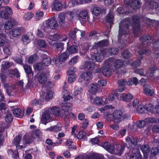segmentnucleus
<instances>
[{"label": "nucleus", "mask_w": 159, "mask_h": 159, "mask_svg": "<svg viewBox=\"0 0 159 159\" xmlns=\"http://www.w3.org/2000/svg\"><path fill=\"white\" fill-rule=\"evenodd\" d=\"M21 136L20 135H17L13 141L12 143L16 146L17 150L25 148L26 144L30 143L32 141V138L28 134L24 135L22 140H21Z\"/></svg>", "instance_id": "obj_1"}, {"label": "nucleus", "mask_w": 159, "mask_h": 159, "mask_svg": "<svg viewBox=\"0 0 159 159\" xmlns=\"http://www.w3.org/2000/svg\"><path fill=\"white\" fill-rule=\"evenodd\" d=\"M131 24L130 20L128 18L123 20L120 22L119 26L118 40L121 38V37L123 35L127 34L129 32L128 27Z\"/></svg>", "instance_id": "obj_2"}, {"label": "nucleus", "mask_w": 159, "mask_h": 159, "mask_svg": "<svg viewBox=\"0 0 159 159\" xmlns=\"http://www.w3.org/2000/svg\"><path fill=\"white\" fill-rule=\"evenodd\" d=\"M102 146L110 153L114 155H120L124 152L125 147L124 146H121L119 149L117 147L115 148L113 145L110 144L108 142L103 143L102 144Z\"/></svg>", "instance_id": "obj_3"}, {"label": "nucleus", "mask_w": 159, "mask_h": 159, "mask_svg": "<svg viewBox=\"0 0 159 159\" xmlns=\"http://www.w3.org/2000/svg\"><path fill=\"white\" fill-rule=\"evenodd\" d=\"M45 26L43 28V30L47 33L50 32L49 29L51 30H56L58 27V23L55 17H51L45 22Z\"/></svg>", "instance_id": "obj_4"}, {"label": "nucleus", "mask_w": 159, "mask_h": 159, "mask_svg": "<svg viewBox=\"0 0 159 159\" xmlns=\"http://www.w3.org/2000/svg\"><path fill=\"white\" fill-rule=\"evenodd\" d=\"M107 64L108 65L111 66L113 64L115 68L118 69L121 68L124 64L123 61L121 60H116L113 58H110L105 61L104 66H106Z\"/></svg>", "instance_id": "obj_5"}, {"label": "nucleus", "mask_w": 159, "mask_h": 159, "mask_svg": "<svg viewBox=\"0 0 159 159\" xmlns=\"http://www.w3.org/2000/svg\"><path fill=\"white\" fill-rule=\"evenodd\" d=\"M133 20L134 25L133 27L134 31V34L135 37H137L140 30L139 23V17L138 16H133Z\"/></svg>", "instance_id": "obj_6"}, {"label": "nucleus", "mask_w": 159, "mask_h": 159, "mask_svg": "<svg viewBox=\"0 0 159 159\" xmlns=\"http://www.w3.org/2000/svg\"><path fill=\"white\" fill-rule=\"evenodd\" d=\"M92 78V73L90 71L86 72L81 74L78 81L80 82L88 83Z\"/></svg>", "instance_id": "obj_7"}, {"label": "nucleus", "mask_w": 159, "mask_h": 159, "mask_svg": "<svg viewBox=\"0 0 159 159\" xmlns=\"http://www.w3.org/2000/svg\"><path fill=\"white\" fill-rule=\"evenodd\" d=\"M102 56L103 57H107L109 55H115L118 53L117 49L116 48H111L101 50L100 51Z\"/></svg>", "instance_id": "obj_8"}, {"label": "nucleus", "mask_w": 159, "mask_h": 159, "mask_svg": "<svg viewBox=\"0 0 159 159\" xmlns=\"http://www.w3.org/2000/svg\"><path fill=\"white\" fill-rule=\"evenodd\" d=\"M146 2L143 6V8L148 10H152L157 9L158 6V4L154 1L146 0Z\"/></svg>", "instance_id": "obj_9"}, {"label": "nucleus", "mask_w": 159, "mask_h": 159, "mask_svg": "<svg viewBox=\"0 0 159 159\" xmlns=\"http://www.w3.org/2000/svg\"><path fill=\"white\" fill-rule=\"evenodd\" d=\"M116 97L118 99L126 102L130 101L133 98V96L129 93L126 94L119 93L117 94Z\"/></svg>", "instance_id": "obj_10"}, {"label": "nucleus", "mask_w": 159, "mask_h": 159, "mask_svg": "<svg viewBox=\"0 0 159 159\" xmlns=\"http://www.w3.org/2000/svg\"><path fill=\"white\" fill-rule=\"evenodd\" d=\"M91 102L97 106L104 105L106 104L105 101H104L102 98L101 97L97 96L94 98L90 97H89Z\"/></svg>", "instance_id": "obj_11"}, {"label": "nucleus", "mask_w": 159, "mask_h": 159, "mask_svg": "<svg viewBox=\"0 0 159 159\" xmlns=\"http://www.w3.org/2000/svg\"><path fill=\"white\" fill-rule=\"evenodd\" d=\"M39 94V100L42 101L52 98L53 95V92L51 91L48 92L46 94L44 92L42 91Z\"/></svg>", "instance_id": "obj_12"}, {"label": "nucleus", "mask_w": 159, "mask_h": 159, "mask_svg": "<svg viewBox=\"0 0 159 159\" xmlns=\"http://www.w3.org/2000/svg\"><path fill=\"white\" fill-rule=\"evenodd\" d=\"M52 120L49 112L45 111L42 116L41 122L42 124L46 125V124Z\"/></svg>", "instance_id": "obj_13"}, {"label": "nucleus", "mask_w": 159, "mask_h": 159, "mask_svg": "<svg viewBox=\"0 0 159 159\" xmlns=\"http://www.w3.org/2000/svg\"><path fill=\"white\" fill-rule=\"evenodd\" d=\"M96 67L95 64L93 62H85L84 64L82 66L81 68L91 71Z\"/></svg>", "instance_id": "obj_14"}, {"label": "nucleus", "mask_w": 159, "mask_h": 159, "mask_svg": "<svg viewBox=\"0 0 159 159\" xmlns=\"http://www.w3.org/2000/svg\"><path fill=\"white\" fill-rule=\"evenodd\" d=\"M23 67L25 73L27 75V77L28 78V81H31L34 75L31 67L27 65H23Z\"/></svg>", "instance_id": "obj_15"}, {"label": "nucleus", "mask_w": 159, "mask_h": 159, "mask_svg": "<svg viewBox=\"0 0 159 159\" xmlns=\"http://www.w3.org/2000/svg\"><path fill=\"white\" fill-rule=\"evenodd\" d=\"M35 79L40 84L45 83L47 81L46 75L43 73H38L35 76Z\"/></svg>", "instance_id": "obj_16"}, {"label": "nucleus", "mask_w": 159, "mask_h": 159, "mask_svg": "<svg viewBox=\"0 0 159 159\" xmlns=\"http://www.w3.org/2000/svg\"><path fill=\"white\" fill-rule=\"evenodd\" d=\"M18 22L14 19L12 18L6 21L4 24L5 30H9L11 29L14 25H17Z\"/></svg>", "instance_id": "obj_17"}, {"label": "nucleus", "mask_w": 159, "mask_h": 159, "mask_svg": "<svg viewBox=\"0 0 159 159\" xmlns=\"http://www.w3.org/2000/svg\"><path fill=\"white\" fill-rule=\"evenodd\" d=\"M113 116L114 120H119L120 121L122 118H126V116L123 115V113L120 111L116 110L113 113Z\"/></svg>", "instance_id": "obj_18"}, {"label": "nucleus", "mask_w": 159, "mask_h": 159, "mask_svg": "<svg viewBox=\"0 0 159 159\" xmlns=\"http://www.w3.org/2000/svg\"><path fill=\"white\" fill-rule=\"evenodd\" d=\"M141 150L144 155V159H148V157L150 154V150L149 146L148 145H143L141 148Z\"/></svg>", "instance_id": "obj_19"}, {"label": "nucleus", "mask_w": 159, "mask_h": 159, "mask_svg": "<svg viewBox=\"0 0 159 159\" xmlns=\"http://www.w3.org/2000/svg\"><path fill=\"white\" fill-rule=\"evenodd\" d=\"M142 155L140 154V151L138 149H134L133 150L130 159H142Z\"/></svg>", "instance_id": "obj_20"}, {"label": "nucleus", "mask_w": 159, "mask_h": 159, "mask_svg": "<svg viewBox=\"0 0 159 159\" xmlns=\"http://www.w3.org/2000/svg\"><path fill=\"white\" fill-rule=\"evenodd\" d=\"M23 31L24 28L20 27L13 29L12 30L11 33L13 36L16 38L20 36L21 33Z\"/></svg>", "instance_id": "obj_21"}, {"label": "nucleus", "mask_w": 159, "mask_h": 159, "mask_svg": "<svg viewBox=\"0 0 159 159\" xmlns=\"http://www.w3.org/2000/svg\"><path fill=\"white\" fill-rule=\"evenodd\" d=\"M61 125L60 123H58L57 125L47 128L45 130L50 132H58L61 131Z\"/></svg>", "instance_id": "obj_22"}, {"label": "nucleus", "mask_w": 159, "mask_h": 159, "mask_svg": "<svg viewBox=\"0 0 159 159\" xmlns=\"http://www.w3.org/2000/svg\"><path fill=\"white\" fill-rule=\"evenodd\" d=\"M50 111L55 115L61 117L64 116V114H62V110H61L57 107H52L50 109Z\"/></svg>", "instance_id": "obj_23"}, {"label": "nucleus", "mask_w": 159, "mask_h": 159, "mask_svg": "<svg viewBox=\"0 0 159 159\" xmlns=\"http://www.w3.org/2000/svg\"><path fill=\"white\" fill-rule=\"evenodd\" d=\"M48 39L52 41H55L59 40L60 41H65L67 39V37H65L62 39L61 36L59 34H56L53 35H51L49 36Z\"/></svg>", "instance_id": "obj_24"}, {"label": "nucleus", "mask_w": 159, "mask_h": 159, "mask_svg": "<svg viewBox=\"0 0 159 159\" xmlns=\"http://www.w3.org/2000/svg\"><path fill=\"white\" fill-rule=\"evenodd\" d=\"M143 90L144 93L147 95L152 96L154 93L153 90L151 89L150 86L149 85L144 86Z\"/></svg>", "instance_id": "obj_25"}, {"label": "nucleus", "mask_w": 159, "mask_h": 159, "mask_svg": "<svg viewBox=\"0 0 159 159\" xmlns=\"http://www.w3.org/2000/svg\"><path fill=\"white\" fill-rule=\"evenodd\" d=\"M78 18L80 20H87L88 18V12L87 10H83L80 11L78 15Z\"/></svg>", "instance_id": "obj_26"}, {"label": "nucleus", "mask_w": 159, "mask_h": 159, "mask_svg": "<svg viewBox=\"0 0 159 159\" xmlns=\"http://www.w3.org/2000/svg\"><path fill=\"white\" fill-rule=\"evenodd\" d=\"M52 6L55 10L58 11H60L62 8L61 0H54Z\"/></svg>", "instance_id": "obj_27"}, {"label": "nucleus", "mask_w": 159, "mask_h": 159, "mask_svg": "<svg viewBox=\"0 0 159 159\" xmlns=\"http://www.w3.org/2000/svg\"><path fill=\"white\" fill-rule=\"evenodd\" d=\"M137 137L136 136H128L126 140L130 146L132 144L136 145L137 142Z\"/></svg>", "instance_id": "obj_28"}, {"label": "nucleus", "mask_w": 159, "mask_h": 159, "mask_svg": "<svg viewBox=\"0 0 159 159\" xmlns=\"http://www.w3.org/2000/svg\"><path fill=\"white\" fill-rule=\"evenodd\" d=\"M106 66H104L103 64V68L102 69V74L106 76H109L111 73V71L109 67L111 66V65H108L107 64Z\"/></svg>", "instance_id": "obj_29"}, {"label": "nucleus", "mask_w": 159, "mask_h": 159, "mask_svg": "<svg viewBox=\"0 0 159 159\" xmlns=\"http://www.w3.org/2000/svg\"><path fill=\"white\" fill-rule=\"evenodd\" d=\"M62 95L64 102H66L71 98V97L69 94V91L67 89L63 90Z\"/></svg>", "instance_id": "obj_30"}, {"label": "nucleus", "mask_w": 159, "mask_h": 159, "mask_svg": "<svg viewBox=\"0 0 159 159\" xmlns=\"http://www.w3.org/2000/svg\"><path fill=\"white\" fill-rule=\"evenodd\" d=\"M72 106V104L70 102L65 103L64 104V106L62 107V110L63 111L65 112L64 115H68L67 111L71 110V107Z\"/></svg>", "instance_id": "obj_31"}, {"label": "nucleus", "mask_w": 159, "mask_h": 159, "mask_svg": "<svg viewBox=\"0 0 159 159\" xmlns=\"http://www.w3.org/2000/svg\"><path fill=\"white\" fill-rule=\"evenodd\" d=\"M94 48H97L98 47H101L107 46L108 44V41L107 40H103L99 41L98 43H95Z\"/></svg>", "instance_id": "obj_32"}, {"label": "nucleus", "mask_w": 159, "mask_h": 159, "mask_svg": "<svg viewBox=\"0 0 159 159\" xmlns=\"http://www.w3.org/2000/svg\"><path fill=\"white\" fill-rule=\"evenodd\" d=\"M92 61L96 62L100 61L102 60V56L100 53H94L92 56Z\"/></svg>", "instance_id": "obj_33"}, {"label": "nucleus", "mask_w": 159, "mask_h": 159, "mask_svg": "<svg viewBox=\"0 0 159 159\" xmlns=\"http://www.w3.org/2000/svg\"><path fill=\"white\" fill-rule=\"evenodd\" d=\"M58 22L59 25L63 26L65 24V16L63 13H61L58 16Z\"/></svg>", "instance_id": "obj_34"}, {"label": "nucleus", "mask_w": 159, "mask_h": 159, "mask_svg": "<svg viewBox=\"0 0 159 159\" xmlns=\"http://www.w3.org/2000/svg\"><path fill=\"white\" fill-rule=\"evenodd\" d=\"M145 120L146 125H149L153 123H159V119L155 118L149 117L145 119Z\"/></svg>", "instance_id": "obj_35"}, {"label": "nucleus", "mask_w": 159, "mask_h": 159, "mask_svg": "<svg viewBox=\"0 0 159 159\" xmlns=\"http://www.w3.org/2000/svg\"><path fill=\"white\" fill-rule=\"evenodd\" d=\"M13 113L15 116L20 118L22 117L23 115L21 109L19 108L14 109L13 111Z\"/></svg>", "instance_id": "obj_36"}, {"label": "nucleus", "mask_w": 159, "mask_h": 159, "mask_svg": "<svg viewBox=\"0 0 159 159\" xmlns=\"http://www.w3.org/2000/svg\"><path fill=\"white\" fill-rule=\"evenodd\" d=\"M130 7L134 9L139 8L140 7V3L139 0H132Z\"/></svg>", "instance_id": "obj_37"}, {"label": "nucleus", "mask_w": 159, "mask_h": 159, "mask_svg": "<svg viewBox=\"0 0 159 159\" xmlns=\"http://www.w3.org/2000/svg\"><path fill=\"white\" fill-rule=\"evenodd\" d=\"M98 86L97 84H90L89 87V92L92 93L96 92L98 89Z\"/></svg>", "instance_id": "obj_38"}, {"label": "nucleus", "mask_w": 159, "mask_h": 159, "mask_svg": "<svg viewBox=\"0 0 159 159\" xmlns=\"http://www.w3.org/2000/svg\"><path fill=\"white\" fill-rule=\"evenodd\" d=\"M8 75L11 78H13L15 76L18 78L20 77V73L18 70L16 69H14V70L10 71Z\"/></svg>", "instance_id": "obj_39"}, {"label": "nucleus", "mask_w": 159, "mask_h": 159, "mask_svg": "<svg viewBox=\"0 0 159 159\" xmlns=\"http://www.w3.org/2000/svg\"><path fill=\"white\" fill-rule=\"evenodd\" d=\"M8 155H11L14 159H19L18 153L17 151H13L11 149H9L7 151Z\"/></svg>", "instance_id": "obj_40"}, {"label": "nucleus", "mask_w": 159, "mask_h": 159, "mask_svg": "<svg viewBox=\"0 0 159 159\" xmlns=\"http://www.w3.org/2000/svg\"><path fill=\"white\" fill-rule=\"evenodd\" d=\"M51 62L50 58L49 57L45 56L42 61V64L44 66H48L50 64Z\"/></svg>", "instance_id": "obj_41"}, {"label": "nucleus", "mask_w": 159, "mask_h": 159, "mask_svg": "<svg viewBox=\"0 0 159 159\" xmlns=\"http://www.w3.org/2000/svg\"><path fill=\"white\" fill-rule=\"evenodd\" d=\"M69 54L68 52L66 51L60 54L59 57V58L63 62L68 57Z\"/></svg>", "instance_id": "obj_42"}, {"label": "nucleus", "mask_w": 159, "mask_h": 159, "mask_svg": "<svg viewBox=\"0 0 159 159\" xmlns=\"http://www.w3.org/2000/svg\"><path fill=\"white\" fill-rule=\"evenodd\" d=\"M100 154L94 153H90L86 156V159H97Z\"/></svg>", "instance_id": "obj_43"}, {"label": "nucleus", "mask_w": 159, "mask_h": 159, "mask_svg": "<svg viewBox=\"0 0 159 159\" xmlns=\"http://www.w3.org/2000/svg\"><path fill=\"white\" fill-rule=\"evenodd\" d=\"M91 0H72V3L73 5L82 4L89 2Z\"/></svg>", "instance_id": "obj_44"}, {"label": "nucleus", "mask_w": 159, "mask_h": 159, "mask_svg": "<svg viewBox=\"0 0 159 159\" xmlns=\"http://www.w3.org/2000/svg\"><path fill=\"white\" fill-rule=\"evenodd\" d=\"M52 61L54 63L56 66L59 67L63 63L60 59L57 57H54L52 59Z\"/></svg>", "instance_id": "obj_45"}, {"label": "nucleus", "mask_w": 159, "mask_h": 159, "mask_svg": "<svg viewBox=\"0 0 159 159\" xmlns=\"http://www.w3.org/2000/svg\"><path fill=\"white\" fill-rule=\"evenodd\" d=\"M34 16V14L31 12H29L25 14L23 16V19L25 20L28 21Z\"/></svg>", "instance_id": "obj_46"}, {"label": "nucleus", "mask_w": 159, "mask_h": 159, "mask_svg": "<svg viewBox=\"0 0 159 159\" xmlns=\"http://www.w3.org/2000/svg\"><path fill=\"white\" fill-rule=\"evenodd\" d=\"M82 91V88L80 87L76 86L73 92V95L75 96L80 94Z\"/></svg>", "instance_id": "obj_47"}, {"label": "nucleus", "mask_w": 159, "mask_h": 159, "mask_svg": "<svg viewBox=\"0 0 159 159\" xmlns=\"http://www.w3.org/2000/svg\"><path fill=\"white\" fill-rule=\"evenodd\" d=\"M63 44L62 43H55L53 44V47L55 49H61L62 50L63 48Z\"/></svg>", "instance_id": "obj_48"}, {"label": "nucleus", "mask_w": 159, "mask_h": 159, "mask_svg": "<svg viewBox=\"0 0 159 159\" xmlns=\"http://www.w3.org/2000/svg\"><path fill=\"white\" fill-rule=\"evenodd\" d=\"M38 59V56L36 54H33L30 56L28 58L27 61L30 63H32L35 62Z\"/></svg>", "instance_id": "obj_49"}, {"label": "nucleus", "mask_w": 159, "mask_h": 159, "mask_svg": "<svg viewBox=\"0 0 159 159\" xmlns=\"http://www.w3.org/2000/svg\"><path fill=\"white\" fill-rule=\"evenodd\" d=\"M115 99V96L113 94H110L108 95L107 97L105 99L106 104L108 103L110 101H112Z\"/></svg>", "instance_id": "obj_50"}, {"label": "nucleus", "mask_w": 159, "mask_h": 159, "mask_svg": "<svg viewBox=\"0 0 159 159\" xmlns=\"http://www.w3.org/2000/svg\"><path fill=\"white\" fill-rule=\"evenodd\" d=\"M145 108L148 112H151L152 114L155 113L154 108H153L152 104L150 103L146 105Z\"/></svg>", "instance_id": "obj_51"}, {"label": "nucleus", "mask_w": 159, "mask_h": 159, "mask_svg": "<svg viewBox=\"0 0 159 159\" xmlns=\"http://www.w3.org/2000/svg\"><path fill=\"white\" fill-rule=\"evenodd\" d=\"M6 91L7 93L9 95L15 96L16 94L18 93L19 92L18 91L13 89L12 90H11V88H9L6 89Z\"/></svg>", "instance_id": "obj_52"}, {"label": "nucleus", "mask_w": 159, "mask_h": 159, "mask_svg": "<svg viewBox=\"0 0 159 159\" xmlns=\"http://www.w3.org/2000/svg\"><path fill=\"white\" fill-rule=\"evenodd\" d=\"M1 8L2 10H4L6 12V13L7 14V16H11L13 14V11L11 8L8 6L6 7H1Z\"/></svg>", "instance_id": "obj_53"}, {"label": "nucleus", "mask_w": 159, "mask_h": 159, "mask_svg": "<svg viewBox=\"0 0 159 159\" xmlns=\"http://www.w3.org/2000/svg\"><path fill=\"white\" fill-rule=\"evenodd\" d=\"M43 16V13L42 11H37L36 13L35 19L36 20L39 21L40 20Z\"/></svg>", "instance_id": "obj_54"}, {"label": "nucleus", "mask_w": 159, "mask_h": 159, "mask_svg": "<svg viewBox=\"0 0 159 159\" xmlns=\"http://www.w3.org/2000/svg\"><path fill=\"white\" fill-rule=\"evenodd\" d=\"M156 70L155 66L151 67L150 69L148 70L146 72V74L148 76H152L154 73L155 71Z\"/></svg>", "instance_id": "obj_55"}, {"label": "nucleus", "mask_w": 159, "mask_h": 159, "mask_svg": "<svg viewBox=\"0 0 159 159\" xmlns=\"http://www.w3.org/2000/svg\"><path fill=\"white\" fill-rule=\"evenodd\" d=\"M114 108V107L111 105H106L103 107L99 108L98 110L100 111L102 113L104 112L105 111H107L109 109H112Z\"/></svg>", "instance_id": "obj_56"}, {"label": "nucleus", "mask_w": 159, "mask_h": 159, "mask_svg": "<svg viewBox=\"0 0 159 159\" xmlns=\"http://www.w3.org/2000/svg\"><path fill=\"white\" fill-rule=\"evenodd\" d=\"M79 59V57L78 56L74 57L69 61V64L70 65H73L76 63Z\"/></svg>", "instance_id": "obj_57"}, {"label": "nucleus", "mask_w": 159, "mask_h": 159, "mask_svg": "<svg viewBox=\"0 0 159 159\" xmlns=\"http://www.w3.org/2000/svg\"><path fill=\"white\" fill-rule=\"evenodd\" d=\"M77 47L75 45H72L67 48V50L71 54L75 53L77 51Z\"/></svg>", "instance_id": "obj_58"}, {"label": "nucleus", "mask_w": 159, "mask_h": 159, "mask_svg": "<svg viewBox=\"0 0 159 159\" xmlns=\"http://www.w3.org/2000/svg\"><path fill=\"white\" fill-rule=\"evenodd\" d=\"M0 17L3 19H7L8 17L6 11L1 9V7H0Z\"/></svg>", "instance_id": "obj_59"}, {"label": "nucleus", "mask_w": 159, "mask_h": 159, "mask_svg": "<svg viewBox=\"0 0 159 159\" xmlns=\"http://www.w3.org/2000/svg\"><path fill=\"white\" fill-rule=\"evenodd\" d=\"M150 154L156 156L158 154L159 152V149L157 148L153 147L150 149Z\"/></svg>", "instance_id": "obj_60"}, {"label": "nucleus", "mask_w": 159, "mask_h": 159, "mask_svg": "<svg viewBox=\"0 0 159 159\" xmlns=\"http://www.w3.org/2000/svg\"><path fill=\"white\" fill-rule=\"evenodd\" d=\"M101 12V9L98 7H94L93 9V12L95 16H98Z\"/></svg>", "instance_id": "obj_61"}, {"label": "nucleus", "mask_w": 159, "mask_h": 159, "mask_svg": "<svg viewBox=\"0 0 159 159\" xmlns=\"http://www.w3.org/2000/svg\"><path fill=\"white\" fill-rule=\"evenodd\" d=\"M4 52L8 55H10L12 52V49L9 46H6L3 48Z\"/></svg>", "instance_id": "obj_62"}, {"label": "nucleus", "mask_w": 159, "mask_h": 159, "mask_svg": "<svg viewBox=\"0 0 159 159\" xmlns=\"http://www.w3.org/2000/svg\"><path fill=\"white\" fill-rule=\"evenodd\" d=\"M122 54L123 57L125 59H128L132 55L131 54L128 50L124 51Z\"/></svg>", "instance_id": "obj_63"}, {"label": "nucleus", "mask_w": 159, "mask_h": 159, "mask_svg": "<svg viewBox=\"0 0 159 159\" xmlns=\"http://www.w3.org/2000/svg\"><path fill=\"white\" fill-rule=\"evenodd\" d=\"M114 16L112 13L110 12L106 18V21L108 23H111L113 21Z\"/></svg>", "instance_id": "obj_64"}]
</instances>
